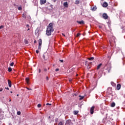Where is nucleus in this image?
Returning <instances> with one entry per match:
<instances>
[{
	"instance_id": "nucleus-1",
	"label": "nucleus",
	"mask_w": 125,
	"mask_h": 125,
	"mask_svg": "<svg viewBox=\"0 0 125 125\" xmlns=\"http://www.w3.org/2000/svg\"><path fill=\"white\" fill-rule=\"evenodd\" d=\"M54 31L53 29V23H50L49 24L48 26L47 27L46 31V35L47 36H51V33Z\"/></svg>"
},
{
	"instance_id": "nucleus-2",
	"label": "nucleus",
	"mask_w": 125,
	"mask_h": 125,
	"mask_svg": "<svg viewBox=\"0 0 125 125\" xmlns=\"http://www.w3.org/2000/svg\"><path fill=\"white\" fill-rule=\"evenodd\" d=\"M46 11H51L52 10V5L49 3H47L46 4Z\"/></svg>"
},
{
	"instance_id": "nucleus-3",
	"label": "nucleus",
	"mask_w": 125,
	"mask_h": 125,
	"mask_svg": "<svg viewBox=\"0 0 125 125\" xmlns=\"http://www.w3.org/2000/svg\"><path fill=\"white\" fill-rule=\"evenodd\" d=\"M95 108V107H94V106H93L91 109H90V114H91V115H92L93 114V113H94V108Z\"/></svg>"
},
{
	"instance_id": "nucleus-4",
	"label": "nucleus",
	"mask_w": 125,
	"mask_h": 125,
	"mask_svg": "<svg viewBox=\"0 0 125 125\" xmlns=\"http://www.w3.org/2000/svg\"><path fill=\"white\" fill-rule=\"evenodd\" d=\"M69 5V3H68V2H64L63 3V6L65 7V8H67L68 6Z\"/></svg>"
},
{
	"instance_id": "nucleus-5",
	"label": "nucleus",
	"mask_w": 125,
	"mask_h": 125,
	"mask_svg": "<svg viewBox=\"0 0 125 125\" xmlns=\"http://www.w3.org/2000/svg\"><path fill=\"white\" fill-rule=\"evenodd\" d=\"M103 17L104 19H107L108 18V15L106 13L103 14Z\"/></svg>"
},
{
	"instance_id": "nucleus-6",
	"label": "nucleus",
	"mask_w": 125,
	"mask_h": 125,
	"mask_svg": "<svg viewBox=\"0 0 125 125\" xmlns=\"http://www.w3.org/2000/svg\"><path fill=\"white\" fill-rule=\"evenodd\" d=\"M46 2V0H40V3L41 5L44 4Z\"/></svg>"
},
{
	"instance_id": "nucleus-7",
	"label": "nucleus",
	"mask_w": 125,
	"mask_h": 125,
	"mask_svg": "<svg viewBox=\"0 0 125 125\" xmlns=\"http://www.w3.org/2000/svg\"><path fill=\"white\" fill-rule=\"evenodd\" d=\"M66 125H72V122H71V120H68L66 122Z\"/></svg>"
},
{
	"instance_id": "nucleus-8",
	"label": "nucleus",
	"mask_w": 125,
	"mask_h": 125,
	"mask_svg": "<svg viewBox=\"0 0 125 125\" xmlns=\"http://www.w3.org/2000/svg\"><path fill=\"white\" fill-rule=\"evenodd\" d=\"M96 9H97V7H96V6H94L91 7L92 11H95Z\"/></svg>"
},
{
	"instance_id": "nucleus-9",
	"label": "nucleus",
	"mask_w": 125,
	"mask_h": 125,
	"mask_svg": "<svg viewBox=\"0 0 125 125\" xmlns=\"http://www.w3.org/2000/svg\"><path fill=\"white\" fill-rule=\"evenodd\" d=\"M77 22L80 24V25H83V24H84V21H77Z\"/></svg>"
},
{
	"instance_id": "nucleus-10",
	"label": "nucleus",
	"mask_w": 125,
	"mask_h": 125,
	"mask_svg": "<svg viewBox=\"0 0 125 125\" xmlns=\"http://www.w3.org/2000/svg\"><path fill=\"white\" fill-rule=\"evenodd\" d=\"M108 6V3L104 2L103 4V7H107Z\"/></svg>"
},
{
	"instance_id": "nucleus-11",
	"label": "nucleus",
	"mask_w": 125,
	"mask_h": 125,
	"mask_svg": "<svg viewBox=\"0 0 125 125\" xmlns=\"http://www.w3.org/2000/svg\"><path fill=\"white\" fill-rule=\"evenodd\" d=\"M8 85L9 86V87H11V81L9 80H8Z\"/></svg>"
},
{
	"instance_id": "nucleus-12",
	"label": "nucleus",
	"mask_w": 125,
	"mask_h": 125,
	"mask_svg": "<svg viewBox=\"0 0 125 125\" xmlns=\"http://www.w3.org/2000/svg\"><path fill=\"white\" fill-rule=\"evenodd\" d=\"M117 90H119V89H121V84H117Z\"/></svg>"
},
{
	"instance_id": "nucleus-13",
	"label": "nucleus",
	"mask_w": 125,
	"mask_h": 125,
	"mask_svg": "<svg viewBox=\"0 0 125 125\" xmlns=\"http://www.w3.org/2000/svg\"><path fill=\"white\" fill-rule=\"evenodd\" d=\"M101 66H102V63H100V64H99L97 66V69L99 70V69H100Z\"/></svg>"
},
{
	"instance_id": "nucleus-14",
	"label": "nucleus",
	"mask_w": 125,
	"mask_h": 125,
	"mask_svg": "<svg viewBox=\"0 0 125 125\" xmlns=\"http://www.w3.org/2000/svg\"><path fill=\"white\" fill-rule=\"evenodd\" d=\"M42 39H39V45H42Z\"/></svg>"
},
{
	"instance_id": "nucleus-15",
	"label": "nucleus",
	"mask_w": 125,
	"mask_h": 125,
	"mask_svg": "<svg viewBox=\"0 0 125 125\" xmlns=\"http://www.w3.org/2000/svg\"><path fill=\"white\" fill-rule=\"evenodd\" d=\"M111 68H112V67L111 66H109V67H108L107 68V70L108 73H110V71H111Z\"/></svg>"
},
{
	"instance_id": "nucleus-16",
	"label": "nucleus",
	"mask_w": 125,
	"mask_h": 125,
	"mask_svg": "<svg viewBox=\"0 0 125 125\" xmlns=\"http://www.w3.org/2000/svg\"><path fill=\"white\" fill-rule=\"evenodd\" d=\"M29 78H26L25 79V81L27 84H29Z\"/></svg>"
},
{
	"instance_id": "nucleus-17",
	"label": "nucleus",
	"mask_w": 125,
	"mask_h": 125,
	"mask_svg": "<svg viewBox=\"0 0 125 125\" xmlns=\"http://www.w3.org/2000/svg\"><path fill=\"white\" fill-rule=\"evenodd\" d=\"M80 4V0H76L75 1V4Z\"/></svg>"
},
{
	"instance_id": "nucleus-18",
	"label": "nucleus",
	"mask_w": 125,
	"mask_h": 125,
	"mask_svg": "<svg viewBox=\"0 0 125 125\" xmlns=\"http://www.w3.org/2000/svg\"><path fill=\"white\" fill-rule=\"evenodd\" d=\"M79 97H80V100H83V98H84V96H82L81 95L79 96Z\"/></svg>"
},
{
	"instance_id": "nucleus-19",
	"label": "nucleus",
	"mask_w": 125,
	"mask_h": 125,
	"mask_svg": "<svg viewBox=\"0 0 125 125\" xmlns=\"http://www.w3.org/2000/svg\"><path fill=\"white\" fill-rule=\"evenodd\" d=\"M111 107H115L116 106V104L115 103H112L111 104Z\"/></svg>"
},
{
	"instance_id": "nucleus-20",
	"label": "nucleus",
	"mask_w": 125,
	"mask_h": 125,
	"mask_svg": "<svg viewBox=\"0 0 125 125\" xmlns=\"http://www.w3.org/2000/svg\"><path fill=\"white\" fill-rule=\"evenodd\" d=\"M79 114V111H74V115H78Z\"/></svg>"
},
{
	"instance_id": "nucleus-21",
	"label": "nucleus",
	"mask_w": 125,
	"mask_h": 125,
	"mask_svg": "<svg viewBox=\"0 0 125 125\" xmlns=\"http://www.w3.org/2000/svg\"><path fill=\"white\" fill-rule=\"evenodd\" d=\"M88 60H93L94 59V57H92L91 58H88Z\"/></svg>"
},
{
	"instance_id": "nucleus-22",
	"label": "nucleus",
	"mask_w": 125,
	"mask_h": 125,
	"mask_svg": "<svg viewBox=\"0 0 125 125\" xmlns=\"http://www.w3.org/2000/svg\"><path fill=\"white\" fill-rule=\"evenodd\" d=\"M42 58H43V59H44V60H45L46 59L45 58V53L43 54V55L42 56Z\"/></svg>"
},
{
	"instance_id": "nucleus-23",
	"label": "nucleus",
	"mask_w": 125,
	"mask_h": 125,
	"mask_svg": "<svg viewBox=\"0 0 125 125\" xmlns=\"http://www.w3.org/2000/svg\"><path fill=\"white\" fill-rule=\"evenodd\" d=\"M11 71H12V68H11V67H9L8 72H11Z\"/></svg>"
},
{
	"instance_id": "nucleus-24",
	"label": "nucleus",
	"mask_w": 125,
	"mask_h": 125,
	"mask_svg": "<svg viewBox=\"0 0 125 125\" xmlns=\"http://www.w3.org/2000/svg\"><path fill=\"white\" fill-rule=\"evenodd\" d=\"M41 48H42V45H39L38 49L41 50Z\"/></svg>"
},
{
	"instance_id": "nucleus-25",
	"label": "nucleus",
	"mask_w": 125,
	"mask_h": 125,
	"mask_svg": "<svg viewBox=\"0 0 125 125\" xmlns=\"http://www.w3.org/2000/svg\"><path fill=\"white\" fill-rule=\"evenodd\" d=\"M37 107H38V108H41L42 107V104H38L37 105Z\"/></svg>"
},
{
	"instance_id": "nucleus-26",
	"label": "nucleus",
	"mask_w": 125,
	"mask_h": 125,
	"mask_svg": "<svg viewBox=\"0 0 125 125\" xmlns=\"http://www.w3.org/2000/svg\"><path fill=\"white\" fill-rule=\"evenodd\" d=\"M64 124H63V122H60L59 123V124H58V125H63Z\"/></svg>"
},
{
	"instance_id": "nucleus-27",
	"label": "nucleus",
	"mask_w": 125,
	"mask_h": 125,
	"mask_svg": "<svg viewBox=\"0 0 125 125\" xmlns=\"http://www.w3.org/2000/svg\"><path fill=\"white\" fill-rule=\"evenodd\" d=\"M18 10H22V7L20 6L18 7Z\"/></svg>"
},
{
	"instance_id": "nucleus-28",
	"label": "nucleus",
	"mask_w": 125,
	"mask_h": 125,
	"mask_svg": "<svg viewBox=\"0 0 125 125\" xmlns=\"http://www.w3.org/2000/svg\"><path fill=\"white\" fill-rule=\"evenodd\" d=\"M17 115H21V112H20V111H18V112H17Z\"/></svg>"
},
{
	"instance_id": "nucleus-29",
	"label": "nucleus",
	"mask_w": 125,
	"mask_h": 125,
	"mask_svg": "<svg viewBox=\"0 0 125 125\" xmlns=\"http://www.w3.org/2000/svg\"><path fill=\"white\" fill-rule=\"evenodd\" d=\"M22 17H23V18H24V19H26V15H25V14H23L22 15Z\"/></svg>"
},
{
	"instance_id": "nucleus-30",
	"label": "nucleus",
	"mask_w": 125,
	"mask_h": 125,
	"mask_svg": "<svg viewBox=\"0 0 125 125\" xmlns=\"http://www.w3.org/2000/svg\"><path fill=\"white\" fill-rule=\"evenodd\" d=\"M4 26L3 25H1L0 26V29H3V28H4Z\"/></svg>"
},
{
	"instance_id": "nucleus-31",
	"label": "nucleus",
	"mask_w": 125,
	"mask_h": 125,
	"mask_svg": "<svg viewBox=\"0 0 125 125\" xmlns=\"http://www.w3.org/2000/svg\"><path fill=\"white\" fill-rule=\"evenodd\" d=\"M14 65V62H12L10 63V66H13Z\"/></svg>"
},
{
	"instance_id": "nucleus-32",
	"label": "nucleus",
	"mask_w": 125,
	"mask_h": 125,
	"mask_svg": "<svg viewBox=\"0 0 125 125\" xmlns=\"http://www.w3.org/2000/svg\"><path fill=\"white\" fill-rule=\"evenodd\" d=\"M80 36H81L80 33H78V34H77V37H80Z\"/></svg>"
},
{
	"instance_id": "nucleus-33",
	"label": "nucleus",
	"mask_w": 125,
	"mask_h": 125,
	"mask_svg": "<svg viewBox=\"0 0 125 125\" xmlns=\"http://www.w3.org/2000/svg\"><path fill=\"white\" fill-rule=\"evenodd\" d=\"M56 72H58V71H59V68H57L55 70Z\"/></svg>"
},
{
	"instance_id": "nucleus-34",
	"label": "nucleus",
	"mask_w": 125,
	"mask_h": 125,
	"mask_svg": "<svg viewBox=\"0 0 125 125\" xmlns=\"http://www.w3.org/2000/svg\"><path fill=\"white\" fill-rule=\"evenodd\" d=\"M35 2H36V3L35 4V5H38V1H35Z\"/></svg>"
},
{
	"instance_id": "nucleus-35",
	"label": "nucleus",
	"mask_w": 125,
	"mask_h": 125,
	"mask_svg": "<svg viewBox=\"0 0 125 125\" xmlns=\"http://www.w3.org/2000/svg\"><path fill=\"white\" fill-rule=\"evenodd\" d=\"M46 105H47V106L48 105H50V106H51V104L47 103Z\"/></svg>"
},
{
	"instance_id": "nucleus-36",
	"label": "nucleus",
	"mask_w": 125,
	"mask_h": 125,
	"mask_svg": "<svg viewBox=\"0 0 125 125\" xmlns=\"http://www.w3.org/2000/svg\"><path fill=\"white\" fill-rule=\"evenodd\" d=\"M2 90H3L2 88H0V92L2 91Z\"/></svg>"
},
{
	"instance_id": "nucleus-37",
	"label": "nucleus",
	"mask_w": 125,
	"mask_h": 125,
	"mask_svg": "<svg viewBox=\"0 0 125 125\" xmlns=\"http://www.w3.org/2000/svg\"><path fill=\"white\" fill-rule=\"evenodd\" d=\"M36 53H39V50H37L36 51Z\"/></svg>"
},
{
	"instance_id": "nucleus-38",
	"label": "nucleus",
	"mask_w": 125,
	"mask_h": 125,
	"mask_svg": "<svg viewBox=\"0 0 125 125\" xmlns=\"http://www.w3.org/2000/svg\"><path fill=\"white\" fill-rule=\"evenodd\" d=\"M5 89H7L8 90H9V88L8 87H5Z\"/></svg>"
},
{
	"instance_id": "nucleus-39",
	"label": "nucleus",
	"mask_w": 125,
	"mask_h": 125,
	"mask_svg": "<svg viewBox=\"0 0 125 125\" xmlns=\"http://www.w3.org/2000/svg\"><path fill=\"white\" fill-rule=\"evenodd\" d=\"M27 89H28V90H31V88H28V87H26Z\"/></svg>"
},
{
	"instance_id": "nucleus-40",
	"label": "nucleus",
	"mask_w": 125,
	"mask_h": 125,
	"mask_svg": "<svg viewBox=\"0 0 125 125\" xmlns=\"http://www.w3.org/2000/svg\"><path fill=\"white\" fill-rule=\"evenodd\" d=\"M60 61L63 63V60H60Z\"/></svg>"
},
{
	"instance_id": "nucleus-41",
	"label": "nucleus",
	"mask_w": 125,
	"mask_h": 125,
	"mask_svg": "<svg viewBox=\"0 0 125 125\" xmlns=\"http://www.w3.org/2000/svg\"><path fill=\"white\" fill-rule=\"evenodd\" d=\"M46 81H48V77H46Z\"/></svg>"
},
{
	"instance_id": "nucleus-42",
	"label": "nucleus",
	"mask_w": 125,
	"mask_h": 125,
	"mask_svg": "<svg viewBox=\"0 0 125 125\" xmlns=\"http://www.w3.org/2000/svg\"><path fill=\"white\" fill-rule=\"evenodd\" d=\"M62 36H63V37H66V36L65 35V34H64L63 33H62Z\"/></svg>"
},
{
	"instance_id": "nucleus-43",
	"label": "nucleus",
	"mask_w": 125,
	"mask_h": 125,
	"mask_svg": "<svg viewBox=\"0 0 125 125\" xmlns=\"http://www.w3.org/2000/svg\"><path fill=\"white\" fill-rule=\"evenodd\" d=\"M56 0H53L54 2H55L56 1Z\"/></svg>"
},
{
	"instance_id": "nucleus-44",
	"label": "nucleus",
	"mask_w": 125,
	"mask_h": 125,
	"mask_svg": "<svg viewBox=\"0 0 125 125\" xmlns=\"http://www.w3.org/2000/svg\"><path fill=\"white\" fill-rule=\"evenodd\" d=\"M46 71H47V69H44V71H45V72H46Z\"/></svg>"
},
{
	"instance_id": "nucleus-45",
	"label": "nucleus",
	"mask_w": 125,
	"mask_h": 125,
	"mask_svg": "<svg viewBox=\"0 0 125 125\" xmlns=\"http://www.w3.org/2000/svg\"><path fill=\"white\" fill-rule=\"evenodd\" d=\"M74 95H75V96H77V95H78V94H74Z\"/></svg>"
},
{
	"instance_id": "nucleus-46",
	"label": "nucleus",
	"mask_w": 125,
	"mask_h": 125,
	"mask_svg": "<svg viewBox=\"0 0 125 125\" xmlns=\"http://www.w3.org/2000/svg\"><path fill=\"white\" fill-rule=\"evenodd\" d=\"M69 82H72V79H70Z\"/></svg>"
},
{
	"instance_id": "nucleus-47",
	"label": "nucleus",
	"mask_w": 125,
	"mask_h": 125,
	"mask_svg": "<svg viewBox=\"0 0 125 125\" xmlns=\"http://www.w3.org/2000/svg\"><path fill=\"white\" fill-rule=\"evenodd\" d=\"M39 73H41V69H39Z\"/></svg>"
},
{
	"instance_id": "nucleus-48",
	"label": "nucleus",
	"mask_w": 125,
	"mask_h": 125,
	"mask_svg": "<svg viewBox=\"0 0 125 125\" xmlns=\"http://www.w3.org/2000/svg\"><path fill=\"white\" fill-rule=\"evenodd\" d=\"M26 26H27V27H29V25L27 24V25H26Z\"/></svg>"
},
{
	"instance_id": "nucleus-49",
	"label": "nucleus",
	"mask_w": 125,
	"mask_h": 125,
	"mask_svg": "<svg viewBox=\"0 0 125 125\" xmlns=\"http://www.w3.org/2000/svg\"><path fill=\"white\" fill-rule=\"evenodd\" d=\"M34 42H35V43L37 42V41H34Z\"/></svg>"
},
{
	"instance_id": "nucleus-50",
	"label": "nucleus",
	"mask_w": 125,
	"mask_h": 125,
	"mask_svg": "<svg viewBox=\"0 0 125 125\" xmlns=\"http://www.w3.org/2000/svg\"><path fill=\"white\" fill-rule=\"evenodd\" d=\"M10 101H11V99L9 100V102H10Z\"/></svg>"
},
{
	"instance_id": "nucleus-51",
	"label": "nucleus",
	"mask_w": 125,
	"mask_h": 125,
	"mask_svg": "<svg viewBox=\"0 0 125 125\" xmlns=\"http://www.w3.org/2000/svg\"><path fill=\"white\" fill-rule=\"evenodd\" d=\"M29 30H30V28H28V31H29Z\"/></svg>"
},
{
	"instance_id": "nucleus-52",
	"label": "nucleus",
	"mask_w": 125,
	"mask_h": 125,
	"mask_svg": "<svg viewBox=\"0 0 125 125\" xmlns=\"http://www.w3.org/2000/svg\"><path fill=\"white\" fill-rule=\"evenodd\" d=\"M10 93H12V91H11Z\"/></svg>"
},
{
	"instance_id": "nucleus-53",
	"label": "nucleus",
	"mask_w": 125,
	"mask_h": 125,
	"mask_svg": "<svg viewBox=\"0 0 125 125\" xmlns=\"http://www.w3.org/2000/svg\"><path fill=\"white\" fill-rule=\"evenodd\" d=\"M87 62H86V63Z\"/></svg>"
},
{
	"instance_id": "nucleus-54",
	"label": "nucleus",
	"mask_w": 125,
	"mask_h": 125,
	"mask_svg": "<svg viewBox=\"0 0 125 125\" xmlns=\"http://www.w3.org/2000/svg\"><path fill=\"white\" fill-rule=\"evenodd\" d=\"M77 76H78V74H77Z\"/></svg>"
}]
</instances>
